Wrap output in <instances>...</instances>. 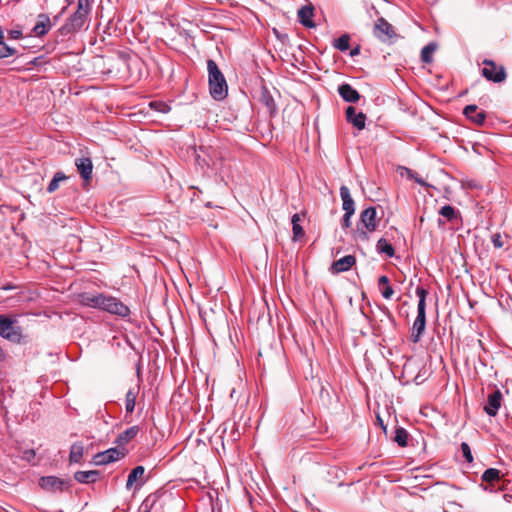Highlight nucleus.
Returning a JSON list of instances; mask_svg holds the SVG:
<instances>
[{"mask_svg":"<svg viewBox=\"0 0 512 512\" xmlns=\"http://www.w3.org/2000/svg\"><path fill=\"white\" fill-rule=\"evenodd\" d=\"M5 358L4 352L2 348L0 347V360H3Z\"/></svg>","mask_w":512,"mask_h":512,"instance_id":"obj_48","label":"nucleus"},{"mask_svg":"<svg viewBox=\"0 0 512 512\" xmlns=\"http://www.w3.org/2000/svg\"><path fill=\"white\" fill-rule=\"evenodd\" d=\"M368 232L369 231H367V230L358 228L357 231H356V236L359 239L366 241L369 238Z\"/></svg>","mask_w":512,"mask_h":512,"instance_id":"obj_41","label":"nucleus"},{"mask_svg":"<svg viewBox=\"0 0 512 512\" xmlns=\"http://www.w3.org/2000/svg\"><path fill=\"white\" fill-rule=\"evenodd\" d=\"M340 197L342 199V208L345 213H355V202L350 194V190L347 186L342 185L340 187Z\"/></svg>","mask_w":512,"mask_h":512,"instance_id":"obj_20","label":"nucleus"},{"mask_svg":"<svg viewBox=\"0 0 512 512\" xmlns=\"http://www.w3.org/2000/svg\"><path fill=\"white\" fill-rule=\"evenodd\" d=\"M138 392H139V386L131 387L127 391L126 396H125V410H126V413L131 414V413L134 412L135 404H136V398H137Z\"/></svg>","mask_w":512,"mask_h":512,"instance_id":"obj_26","label":"nucleus"},{"mask_svg":"<svg viewBox=\"0 0 512 512\" xmlns=\"http://www.w3.org/2000/svg\"><path fill=\"white\" fill-rule=\"evenodd\" d=\"M58 19H59V16H55V17H54V20H55V21H58Z\"/></svg>","mask_w":512,"mask_h":512,"instance_id":"obj_52","label":"nucleus"},{"mask_svg":"<svg viewBox=\"0 0 512 512\" xmlns=\"http://www.w3.org/2000/svg\"><path fill=\"white\" fill-rule=\"evenodd\" d=\"M100 478V471H77L74 474V479L79 483L89 484L95 483Z\"/></svg>","mask_w":512,"mask_h":512,"instance_id":"obj_21","label":"nucleus"},{"mask_svg":"<svg viewBox=\"0 0 512 512\" xmlns=\"http://www.w3.org/2000/svg\"><path fill=\"white\" fill-rule=\"evenodd\" d=\"M207 70L211 97L217 101L223 100L228 94V85L223 73L212 59L207 60Z\"/></svg>","mask_w":512,"mask_h":512,"instance_id":"obj_2","label":"nucleus"},{"mask_svg":"<svg viewBox=\"0 0 512 512\" xmlns=\"http://www.w3.org/2000/svg\"><path fill=\"white\" fill-rule=\"evenodd\" d=\"M356 263V258L354 255H346L336 261H334L330 267V271L333 274H338L342 272H346L351 269L353 265Z\"/></svg>","mask_w":512,"mask_h":512,"instance_id":"obj_13","label":"nucleus"},{"mask_svg":"<svg viewBox=\"0 0 512 512\" xmlns=\"http://www.w3.org/2000/svg\"><path fill=\"white\" fill-rule=\"evenodd\" d=\"M66 175L59 171V172H56L52 178V180L50 181V183L48 184V187H47V192L48 193H53L55 192L58 188H59V184L61 181H64L66 179Z\"/></svg>","mask_w":512,"mask_h":512,"instance_id":"obj_32","label":"nucleus"},{"mask_svg":"<svg viewBox=\"0 0 512 512\" xmlns=\"http://www.w3.org/2000/svg\"><path fill=\"white\" fill-rule=\"evenodd\" d=\"M500 478V471L495 468H489L482 474V480L485 482H493Z\"/></svg>","mask_w":512,"mask_h":512,"instance_id":"obj_35","label":"nucleus"},{"mask_svg":"<svg viewBox=\"0 0 512 512\" xmlns=\"http://www.w3.org/2000/svg\"><path fill=\"white\" fill-rule=\"evenodd\" d=\"M502 394L500 390L496 389L487 397V403L484 406V411L487 415L494 417L501 406Z\"/></svg>","mask_w":512,"mask_h":512,"instance_id":"obj_12","label":"nucleus"},{"mask_svg":"<svg viewBox=\"0 0 512 512\" xmlns=\"http://www.w3.org/2000/svg\"><path fill=\"white\" fill-rule=\"evenodd\" d=\"M75 165L81 177L85 181H89L92 178L93 164L90 158L81 157L75 160Z\"/></svg>","mask_w":512,"mask_h":512,"instance_id":"obj_17","label":"nucleus"},{"mask_svg":"<svg viewBox=\"0 0 512 512\" xmlns=\"http://www.w3.org/2000/svg\"><path fill=\"white\" fill-rule=\"evenodd\" d=\"M4 40L3 30L0 28V41Z\"/></svg>","mask_w":512,"mask_h":512,"instance_id":"obj_50","label":"nucleus"},{"mask_svg":"<svg viewBox=\"0 0 512 512\" xmlns=\"http://www.w3.org/2000/svg\"><path fill=\"white\" fill-rule=\"evenodd\" d=\"M484 68L482 69V75L488 81L493 83H501L505 81L507 74L503 66L497 67L495 62L490 59L483 61Z\"/></svg>","mask_w":512,"mask_h":512,"instance_id":"obj_7","label":"nucleus"},{"mask_svg":"<svg viewBox=\"0 0 512 512\" xmlns=\"http://www.w3.org/2000/svg\"><path fill=\"white\" fill-rule=\"evenodd\" d=\"M39 486L48 492H62L69 486V482L56 476H44L39 480Z\"/></svg>","mask_w":512,"mask_h":512,"instance_id":"obj_9","label":"nucleus"},{"mask_svg":"<svg viewBox=\"0 0 512 512\" xmlns=\"http://www.w3.org/2000/svg\"><path fill=\"white\" fill-rule=\"evenodd\" d=\"M416 295L419 298L417 305V316L414 320L410 339L413 343H418L426 328V297L428 291L423 287L416 288Z\"/></svg>","mask_w":512,"mask_h":512,"instance_id":"obj_3","label":"nucleus"},{"mask_svg":"<svg viewBox=\"0 0 512 512\" xmlns=\"http://www.w3.org/2000/svg\"><path fill=\"white\" fill-rule=\"evenodd\" d=\"M313 15H314V7L312 5L302 6L298 10V20L303 26H305L307 28L315 27V23L312 20Z\"/></svg>","mask_w":512,"mask_h":512,"instance_id":"obj_18","label":"nucleus"},{"mask_svg":"<svg viewBox=\"0 0 512 512\" xmlns=\"http://www.w3.org/2000/svg\"><path fill=\"white\" fill-rule=\"evenodd\" d=\"M382 313L387 317V319L389 320V322L395 326L396 325V321H395V318L393 317L392 313L390 312V310L383 306V307H380Z\"/></svg>","mask_w":512,"mask_h":512,"instance_id":"obj_40","label":"nucleus"},{"mask_svg":"<svg viewBox=\"0 0 512 512\" xmlns=\"http://www.w3.org/2000/svg\"><path fill=\"white\" fill-rule=\"evenodd\" d=\"M378 287L383 298L390 299L394 294V289L390 285L388 276L382 275L378 278Z\"/></svg>","mask_w":512,"mask_h":512,"instance_id":"obj_24","label":"nucleus"},{"mask_svg":"<svg viewBox=\"0 0 512 512\" xmlns=\"http://www.w3.org/2000/svg\"><path fill=\"white\" fill-rule=\"evenodd\" d=\"M492 242L496 248H501L503 246V243L500 240V235L493 236Z\"/></svg>","mask_w":512,"mask_h":512,"instance_id":"obj_44","label":"nucleus"},{"mask_svg":"<svg viewBox=\"0 0 512 512\" xmlns=\"http://www.w3.org/2000/svg\"><path fill=\"white\" fill-rule=\"evenodd\" d=\"M68 5H70L74 0H65Z\"/></svg>","mask_w":512,"mask_h":512,"instance_id":"obj_51","label":"nucleus"},{"mask_svg":"<svg viewBox=\"0 0 512 512\" xmlns=\"http://www.w3.org/2000/svg\"><path fill=\"white\" fill-rule=\"evenodd\" d=\"M145 473V468L143 466H136L131 470V472L128 475L127 482H126V489H131V487L134 485V483H137L138 487H141L145 481L143 480V476Z\"/></svg>","mask_w":512,"mask_h":512,"instance_id":"obj_19","label":"nucleus"},{"mask_svg":"<svg viewBox=\"0 0 512 512\" xmlns=\"http://www.w3.org/2000/svg\"><path fill=\"white\" fill-rule=\"evenodd\" d=\"M376 250L379 254H385L390 258L395 255L394 247L385 238H380L377 241Z\"/></svg>","mask_w":512,"mask_h":512,"instance_id":"obj_28","label":"nucleus"},{"mask_svg":"<svg viewBox=\"0 0 512 512\" xmlns=\"http://www.w3.org/2000/svg\"><path fill=\"white\" fill-rule=\"evenodd\" d=\"M260 101L262 104H264L267 107L270 114H274L276 112L277 106H276L275 100L266 87H263L261 89Z\"/></svg>","mask_w":512,"mask_h":512,"instance_id":"obj_25","label":"nucleus"},{"mask_svg":"<svg viewBox=\"0 0 512 512\" xmlns=\"http://www.w3.org/2000/svg\"><path fill=\"white\" fill-rule=\"evenodd\" d=\"M145 512H150L149 510L145 511Z\"/></svg>","mask_w":512,"mask_h":512,"instance_id":"obj_53","label":"nucleus"},{"mask_svg":"<svg viewBox=\"0 0 512 512\" xmlns=\"http://www.w3.org/2000/svg\"><path fill=\"white\" fill-rule=\"evenodd\" d=\"M16 54V50L7 45L4 40L0 41V59L7 58Z\"/></svg>","mask_w":512,"mask_h":512,"instance_id":"obj_36","label":"nucleus"},{"mask_svg":"<svg viewBox=\"0 0 512 512\" xmlns=\"http://www.w3.org/2000/svg\"><path fill=\"white\" fill-rule=\"evenodd\" d=\"M151 106L157 109L158 111L162 113H167L170 111V107L166 103L162 102H152Z\"/></svg>","mask_w":512,"mask_h":512,"instance_id":"obj_39","label":"nucleus"},{"mask_svg":"<svg viewBox=\"0 0 512 512\" xmlns=\"http://www.w3.org/2000/svg\"><path fill=\"white\" fill-rule=\"evenodd\" d=\"M407 172H408L410 177L415 179L416 183H418V184H420L422 186H426L427 185V183L421 177H414V175H413L411 170L407 169Z\"/></svg>","mask_w":512,"mask_h":512,"instance_id":"obj_43","label":"nucleus"},{"mask_svg":"<svg viewBox=\"0 0 512 512\" xmlns=\"http://www.w3.org/2000/svg\"><path fill=\"white\" fill-rule=\"evenodd\" d=\"M84 455L82 442H75L71 445L69 459L71 463H80Z\"/></svg>","mask_w":512,"mask_h":512,"instance_id":"obj_27","label":"nucleus"},{"mask_svg":"<svg viewBox=\"0 0 512 512\" xmlns=\"http://www.w3.org/2000/svg\"><path fill=\"white\" fill-rule=\"evenodd\" d=\"M22 36V32L20 30H10L8 33L9 39H19Z\"/></svg>","mask_w":512,"mask_h":512,"instance_id":"obj_42","label":"nucleus"},{"mask_svg":"<svg viewBox=\"0 0 512 512\" xmlns=\"http://www.w3.org/2000/svg\"><path fill=\"white\" fill-rule=\"evenodd\" d=\"M139 432L138 426H132L125 431L121 432L118 437L115 440V443L118 446H122L127 444L129 441H131L133 438L136 437V435Z\"/></svg>","mask_w":512,"mask_h":512,"instance_id":"obj_23","label":"nucleus"},{"mask_svg":"<svg viewBox=\"0 0 512 512\" xmlns=\"http://www.w3.org/2000/svg\"><path fill=\"white\" fill-rule=\"evenodd\" d=\"M51 28V21L47 14H39L38 21L33 28V32L37 36H44Z\"/></svg>","mask_w":512,"mask_h":512,"instance_id":"obj_22","label":"nucleus"},{"mask_svg":"<svg viewBox=\"0 0 512 512\" xmlns=\"http://www.w3.org/2000/svg\"><path fill=\"white\" fill-rule=\"evenodd\" d=\"M0 336L14 343H19L22 338V329L16 325V320L7 315H0Z\"/></svg>","mask_w":512,"mask_h":512,"instance_id":"obj_4","label":"nucleus"},{"mask_svg":"<svg viewBox=\"0 0 512 512\" xmlns=\"http://www.w3.org/2000/svg\"><path fill=\"white\" fill-rule=\"evenodd\" d=\"M338 93L341 98L348 103H356L361 97L359 92L348 83L339 85Z\"/></svg>","mask_w":512,"mask_h":512,"instance_id":"obj_16","label":"nucleus"},{"mask_svg":"<svg viewBox=\"0 0 512 512\" xmlns=\"http://www.w3.org/2000/svg\"><path fill=\"white\" fill-rule=\"evenodd\" d=\"M26 455H27V458H29L31 456L33 457L35 455V453H34V451L31 450V451L26 452Z\"/></svg>","mask_w":512,"mask_h":512,"instance_id":"obj_47","label":"nucleus"},{"mask_svg":"<svg viewBox=\"0 0 512 512\" xmlns=\"http://www.w3.org/2000/svg\"><path fill=\"white\" fill-rule=\"evenodd\" d=\"M350 36L348 34H343L339 38L335 39L333 42L334 48L338 49L341 52H345L349 49L350 44Z\"/></svg>","mask_w":512,"mask_h":512,"instance_id":"obj_33","label":"nucleus"},{"mask_svg":"<svg viewBox=\"0 0 512 512\" xmlns=\"http://www.w3.org/2000/svg\"><path fill=\"white\" fill-rule=\"evenodd\" d=\"M436 49H437V44L434 42H430L427 45H425L421 50V55H420L421 61L423 63H427V64L431 63L433 60V53L436 51Z\"/></svg>","mask_w":512,"mask_h":512,"instance_id":"obj_30","label":"nucleus"},{"mask_svg":"<svg viewBox=\"0 0 512 512\" xmlns=\"http://www.w3.org/2000/svg\"><path fill=\"white\" fill-rule=\"evenodd\" d=\"M292 222V230L294 238L297 239L299 237H302L304 235V230L302 226L299 224L300 222V216L299 214H294L291 219Z\"/></svg>","mask_w":512,"mask_h":512,"instance_id":"obj_34","label":"nucleus"},{"mask_svg":"<svg viewBox=\"0 0 512 512\" xmlns=\"http://www.w3.org/2000/svg\"><path fill=\"white\" fill-rule=\"evenodd\" d=\"M378 420H379V425H381V426H382V428L385 430V429H386V427L383 425V421H382V419H381L380 417H378Z\"/></svg>","mask_w":512,"mask_h":512,"instance_id":"obj_49","label":"nucleus"},{"mask_svg":"<svg viewBox=\"0 0 512 512\" xmlns=\"http://www.w3.org/2000/svg\"><path fill=\"white\" fill-rule=\"evenodd\" d=\"M100 310L119 316L121 318H127L131 313L129 307L126 304H124L118 298L106 294Z\"/></svg>","mask_w":512,"mask_h":512,"instance_id":"obj_6","label":"nucleus"},{"mask_svg":"<svg viewBox=\"0 0 512 512\" xmlns=\"http://www.w3.org/2000/svg\"><path fill=\"white\" fill-rule=\"evenodd\" d=\"M439 214L446 218L450 222L457 221L461 219L459 211H457L453 206L451 205H445L441 207Z\"/></svg>","mask_w":512,"mask_h":512,"instance_id":"obj_29","label":"nucleus"},{"mask_svg":"<svg viewBox=\"0 0 512 512\" xmlns=\"http://www.w3.org/2000/svg\"><path fill=\"white\" fill-rule=\"evenodd\" d=\"M463 114L467 119L479 126L483 125L486 120V112L479 111L475 104L467 105L463 110Z\"/></svg>","mask_w":512,"mask_h":512,"instance_id":"obj_14","label":"nucleus"},{"mask_svg":"<svg viewBox=\"0 0 512 512\" xmlns=\"http://www.w3.org/2000/svg\"><path fill=\"white\" fill-rule=\"evenodd\" d=\"M126 449L124 448H109L103 452H99L94 455L93 463L95 465H106L112 462H115L126 455Z\"/></svg>","mask_w":512,"mask_h":512,"instance_id":"obj_8","label":"nucleus"},{"mask_svg":"<svg viewBox=\"0 0 512 512\" xmlns=\"http://www.w3.org/2000/svg\"><path fill=\"white\" fill-rule=\"evenodd\" d=\"M374 36L383 43L392 44L398 38L394 27L383 17L376 20L373 29Z\"/></svg>","mask_w":512,"mask_h":512,"instance_id":"obj_5","label":"nucleus"},{"mask_svg":"<svg viewBox=\"0 0 512 512\" xmlns=\"http://www.w3.org/2000/svg\"><path fill=\"white\" fill-rule=\"evenodd\" d=\"M353 214L351 213H344L342 220H341V227L342 229H348L351 226V218Z\"/></svg>","mask_w":512,"mask_h":512,"instance_id":"obj_38","label":"nucleus"},{"mask_svg":"<svg viewBox=\"0 0 512 512\" xmlns=\"http://www.w3.org/2000/svg\"><path fill=\"white\" fill-rule=\"evenodd\" d=\"M346 119L349 123H351L358 130H362L365 128L366 115L363 112L357 113L356 109L353 106L347 107Z\"/></svg>","mask_w":512,"mask_h":512,"instance_id":"obj_15","label":"nucleus"},{"mask_svg":"<svg viewBox=\"0 0 512 512\" xmlns=\"http://www.w3.org/2000/svg\"><path fill=\"white\" fill-rule=\"evenodd\" d=\"M360 53V47L357 46L350 51V56L354 57Z\"/></svg>","mask_w":512,"mask_h":512,"instance_id":"obj_45","label":"nucleus"},{"mask_svg":"<svg viewBox=\"0 0 512 512\" xmlns=\"http://www.w3.org/2000/svg\"><path fill=\"white\" fill-rule=\"evenodd\" d=\"M376 216H377V211L374 206H370L361 212L360 221L367 231L373 232L376 230V228H377Z\"/></svg>","mask_w":512,"mask_h":512,"instance_id":"obj_11","label":"nucleus"},{"mask_svg":"<svg viewBox=\"0 0 512 512\" xmlns=\"http://www.w3.org/2000/svg\"><path fill=\"white\" fill-rule=\"evenodd\" d=\"M104 297V293L94 294L90 292H83L78 295V301L83 306L100 310Z\"/></svg>","mask_w":512,"mask_h":512,"instance_id":"obj_10","label":"nucleus"},{"mask_svg":"<svg viewBox=\"0 0 512 512\" xmlns=\"http://www.w3.org/2000/svg\"><path fill=\"white\" fill-rule=\"evenodd\" d=\"M90 12V0H78L76 11L70 15L65 24L58 30L59 34L65 37L81 30L87 22Z\"/></svg>","mask_w":512,"mask_h":512,"instance_id":"obj_1","label":"nucleus"},{"mask_svg":"<svg viewBox=\"0 0 512 512\" xmlns=\"http://www.w3.org/2000/svg\"><path fill=\"white\" fill-rule=\"evenodd\" d=\"M504 499L508 502H511L512 501V495L511 494H505L504 495Z\"/></svg>","mask_w":512,"mask_h":512,"instance_id":"obj_46","label":"nucleus"},{"mask_svg":"<svg viewBox=\"0 0 512 512\" xmlns=\"http://www.w3.org/2000/svg\"><path fill=\"white\" fill-rule=\"evenodd\" d=\"M394 441L400 447H406L408 445V432L403 427H396Z\"/></svg>","mask_w":512,"mask_h":512,"instance_id":"obj_31","label":"nucleus"},{"mask_svg":"<svg viewBox=\"0 0 512 512\" xmlns=\"http://www.w3.org/2000/svg\"><path fill=\"white\" fill-rule=\"evenodd\" d=\"M460 448H461V451H462V454H463V457L465 458V460L469 463H472L473 455H472V451H471L469 444L466 442H462L460 445Z\"/></svg>","mask_w":512,"mask_h":512,"instance_id":"obj_37","label":"nucleus"}]
</instances>
